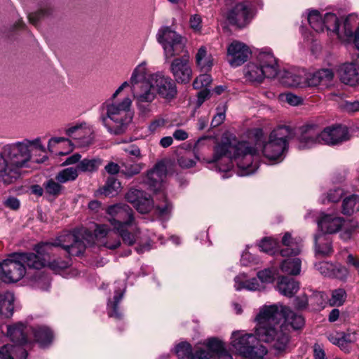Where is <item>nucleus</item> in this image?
Returning <instances> with one entry per match:
<instances>
[{
	"instance_id": "1",
	"label": "nucleus",
	"mask_w": 359,
	"mask_h": 359,
	"mask_svg": "<svg viewBox=\"0 0 359 359\" xmlns=\"http://www.w3.org/2000/svg\"><path fill=\"white\" fill-rule=\"evenodd\" d=\"M206 140V137H202L195 143L193 149L194 158L189 153H185L178 157V165L182 168H190L195 166L196 161H198L215 163L219 171L228 172L231 170L232 161L234 160L239 169L238 173L241 176L250 175L257 169V163H253L254 157L257 155V148L251 147L248 142L222 140L215 147L212 158H205L203 157L201 150L205 147Z\"/></svg>"
},
{
	"instance_id": "2",
	"label": "nucleus",
	"mask_w": 359,
	"mask_h": 359,
	"mask_svg": "<svg viewBox=\"0 0 359 359\" xmlns=\"http://www.w3.org/2000/svg\"><path fill=\"white\" fill-rule=\"evenodd\" d=\"M282 318H285L294 330L301 329L304 325V319L301 315L281 304L263 306L256 318L257 335L264 342L271 344L278 353L286 350L290 340L288 334L280 325Z\"/></svg>"
},
{
	"instance_id": "3",
	"label": "nucleus",
	"mask_w": 359,
	"mask_h": 359,
	"mask_svg": "<svg viewBox=\"0 0 359 359\" xmlns=\"http://www.w3.org/2000/svg\"><path fill=\"white\" fill-rule=\"evenodd\" d=\"M33 148L41 151H46L40 137L34 140L25 138L6 144L1 147L0 163L4 169L1 171L8 174L11 182L18 177L22 168L28 167L32 159Z\"/></svg>"
},
{
	"instance_id": "4",
	"label": "nucleus",
	"mask_w": 359,
	"mask_h": 359,
	"mask_svg": "<svg viewBox=\"0 0 359 359\" xmlns=\"http://www.w3.org/2000/svg\"><path fill=\"white\" fill-rule=\"evenodd\" d=\"M131 93L139 112L147 115L151 111V104L156 98V90L151 80L147 63L140 62L130 76Z\"/></svg>"
},
{
	"instance_id": "5",
	"label": "nucleus",
	"mask_w": 359,
	"mask_h": 359,
	"mask_svg": "<svg viewBox=\"0 0 359 359\" xmlns=\"http://www.w3.org/2000/svg\"><path fill=\"white\" fill-rule=\"evenodd\" d=\"M131 104L132 100L129 97L121 100L111 97L104 103L100 119L109 132L119 135L126 131L133 118Z\"/></svg>"
},
{
	"instance_id": "6",
	"label": "nucleus",
	"mask_w": 359,
	"mask_h": 359,
	"mask_svg": "<svg viewBox=\"0 0 359 359\" xmlns=\"http://www.w3.org/2000/svg\"><path fill=\"white\" fill-rule=\"evenodd\" d=\"M350 139L347 127L341 125H334L320 130L313 125L305 126L299 137V149H306L316 144L336 145Z\"/></svg>"
},
{
	"instance_id": "7",
	"label": "nucleus",
	"mask_w": 359,
	"mask_h": 359,
	"mask_svg": "<svg viewBox=\"0 0 359 359\" xmlns=\"http://www.w3.org/2000/svg\"><path fill=\"white\" fill-rule=\"evenodd\" d=\"M260 341H263L259 339L256 330L255 334L236 331L232 333L231 344L245 358L262 359L267 353V349Z\"/></svg>"
},
{
	"instance_id": "8",
	"label": "nucleus",
	"mask_w": 359,
	"mask_h": 359,
	"mask_svg": "<svg viewBox=\"0 0 359 359\" xmlns=\"http://www.w3.org/2000/svg\"><path fill=\"white\" fill-rule=\"evenodd\" d=\"M66 134L72 139L73 144L79 147L89 146L93 143L94 139L93 130L86 123L69 127L66 130ZM61 143L69 146V149L67 152H59V154L65 155L72 151V142L65 137H52L48 141V148L50 151H53L52 147Z\"/></svg>"
},
{
	"instance_id": "9",
	"label": "nucleus",
	"mask_w": 359,
	"mask_h": 359,
	"mask_svg": "<svg viewBox=\"0 0 359 359\" xmlns=\"http://www.w3.org/2000/svg\"><path fill=\"white\" fill-rule=\"evenodd\" d=\"M157 41L162 46L166 59L185 52V41L183 37L169 27H161L156 34Z\"/></svg>"
},
{
	"instance_id": "10",
	"label": "nucleus",
	"mask_w": 359,
	"mask_h": 359,
	"mask_svg": "<svg viewBox=\"0 0 359 359\" xmlns=\"http://www.w3.org/2000/svg\"><path fill=\"white\" fill-rule=\"evenodd\" d=\"M108 219L115 231L123 228H132L135 224L132 209L127 205L116 204L109 206L107 211Z\"/></svg>"
},
{
	"instance_id": "11",
	"label": "nucleus",
	"mask_w": 359,
	"mask_h": 359,
	"mask_svg": "<svg viewBox=\"0 0 359 359\" xmlns=\"http://www.w3.org/2000/svg\"><path fill=\"white\" fill-rule=\"evenodd\" d=\"M32 327H28L21 323L13 325L8 326L7 334L14 344L11 346V350L15 352L13 353L16 359H26L27 353L22 345L27 341V334L30 332Z\"/></svg>"
},
{
	"instance_id": "12",
	"label": "nucleus",
	"mask_w": 359,
	"mask_h": 359,
	"mask_svg": "<svg viewBox=\"0 0 359 359\" xmlns=\"http://www.w3.org/2000/svg\"><path fill=\"white\" fill-rule=\"evenodd\" d=\"M25 274V266L22 264L18 257H11L10 255L0 264V279L4 283H16Z\"/></svg>"
},
{
	"instance_id": "13",
	"label": "nucleus",
	"mask_w": 359,
	"mask_h": 359,
	"mask_svg": "<svg viewBox=\"0 0 359 359\" xmlns=\"http://www.w3.org/2000/svg\"><path fill=\"white\" fill-rule=\"evenodd\" d=\"M324 29L335 33L338 37L343 41L352 42L354 44V39L359 26L353 32V27L349 20H346L344 22L343 29L339 30V20L337 15L334 13H327L324 15Z\"/></svg>"
},
{
	"instance_id": "14",
	"label": "nucleus",
	"mask_w": 359,
	"mask_h": 359,
	"mask_svg": "<svg viewBox=\"0 0 359 359\" xmlns=\"http://www.w3.org/2000/svg\"><path fill=\"white\" fill-rule=\"evenodd\" d=\"M205 346L208 351L198 347L192 359H231V355L225 348L224 343L217 339L211 338L207 340Z\"/></svg>"
},
{
	"instance_id": "15",
	"label": "nucleus",
	"mask_w": 359,
	"mask_h": 359,
	"mask_svg": "<svg viewBox=\"0 0 359 359\" xmlns=\"http://www.w3.org/2000/svg\"><path fill=\"white\" fill-rule=\"evenodd\" d=\"M55 247H61L69 255L79 256L83 252L86 245L75 233H65L53 242Z\"/></svg>"
},
{
	"instance_id": "16",
	"label": "nucleus",
	"mask_w": 359,
	"mask_h": 359,
	"mask_svg": "<svg viewBox=\"0 0 359 359\" xmlns=\"http://www.w3.org/2000/svg\"><path fill=\"white\" fill-rule=\"evenodd\" d=\"M181 57L175 58L170 65V71L177 83H187L192 76V70L189 63V54L187 51Z\"/></svg>"
},
{
	"instance_id": "17",
	"label": "nucleus",
	"mask_w": 359,
	"mask_h": 359,
	"mask_svg": "<svg viewBox=\"0 0 359 359\" xmlns=\"http://www.w3.org/2000/svg\"><path fill=\"white\" fill-rule=\"evenodd\" d=\"M250 55L248 46L239 41H233L227 48L226 60L231 67H237L245 63Z\"/></svg>"
},
{
	"instance_id": "18",
	"label": "nucleus",
	"mask_w": 359,
	"mask_h": 359,
	"mask_svg": "<svg viewBox=\"0 0 359 359\" xmlns=\"http://www.w3.org/2000/svg\"><path fill=\"white\" fill-rule=\"evenodd\" d=\"M154 87L161 97L166 99L174 97L177 93L175 82L168 76L161 73L149 74Z\"/></svg>"
},
{
	"instance_id": "19",
	"label": "nucleus",
	"mask_w": 359,
	"mask_h": 359,
	"mask_svg": "<svg viewBox=\"0 0 359 359\" xmlns=\"http://www.w3.org/2000/svg\"><path fill=\"white\" fill-rule=\"evenodd\" d=\"M126 199L142 214L149 212L153 207V201L150 195L141 190L130 189L126 194Z\"/></svg>"
},
{
	"instance_id": "20",
	"label": "nucleus",
	"mask_w": 359,
	"mask_h": 359,
	"mask_svg": "<svg viewBox=\"0 0 359 359\" xmlns=\"http://www.w3.org/2000/svg\"><path fill=\"white\" fill-rule=\"evenodd\" d=\"M165 177L166 167L163 163L159 162L147 172L144 182L151 191H158L161 189Z\"/></svg>"
},
{
	"instance_id": "21",
	"label": "nucleus",
	"mask_w": 359,
	"mask_h": 359,
	"mask_svg": "<svg viewBox=\"0 0 359 359\" xmlns=\"http://www.w3.org/2000/svg\"><path fill=\"white\" fill-rule=\"evenodd\" d=\"M252 18L250 9L243 4H236L229 11L226 15L229 23L239 28H243L248 25Z\"/></svg>"
},
{
	"instance_id": "22",
	"label": "nucleus",
	"mask_w": 359,
	"mask_h": 359,
	"mask_svg": "<svg viewBox=\"0 0 359 359\" xmlns=\"http://www.w3.org/2000/svg\"><path fill=\"white\" fill-rule=\"evenodd\" d=\"M344 224V219L337 214L322 213L318 220V226L321 233H335L338 232Z\"/></svg>"
},
{
	"instance_id": "23",
	"label": "nucleus",
	"mask_w": 359,
	"mask_h": 359,
	"mask_svg": "<svg viewBox=\"0 0 359 359\" xmlns=\"http://www.w3.org/2000/svg\"><path fill=\"white\" fill-rule=\"evenodd\" d=\"M257 61L266 74V78H274L279 72L278 60L270 50H262L257 56Z\"/></svg>"
},
{
	"instance_id": "24",
	"label": "nucleus",
	"mask_w": 359,
	"mask_h": 359,
	"mask_svg": "<svg viewBox=\"0 0 359 359\" xmlns=\"http://www.w3.org/2000/svg\"><path fill=\"white\" fill-rule=\"evenodd\" d=\"M338 74L340 81L344 84L354 86L359 83V65L355 63L343 64Z\"/></svg>"
},
{
	"instance_id": "25",
	"label": "nucleus",
	"mask_w": 359,
	"mask_h": 359,
	"mask_svg": "<svg viewBox=\"0 0 359 359\" xmlns=\"http://www.w3.org/2000/svg\"><path fill=\"white\" fill-rule=\"evenodd\" d=\"M309 74L304 69L287 72L283 77V83L290 87H309Z\"/></svg>"
},
{
	"instance_id": "26",
	"label": "nucleus",
	"mask_w": 359,
	"mask_h": 359,
	"mask_svg": "<svg viewBox=\"0 0 359 359\" xmlns=\"http://www.w3.org/2000/svg\"><path fill=\"white\" fill-rule=\"evenodd\" d=\"M334 73L330 69H321L315 72H309V87L321 86L327 88L332 85Z\"/></svg>"
},
{
	"instance_id": "27",
	"label": "nucleus",
	"mask_w": 359,
	"mask_h": 359,
	"mask_svg": "<svg viewBox=\"0 0 359 359\" xmlns=\"http://www.w3.org/2000/svg\"><path fill=\"white\" fill-rule=\"evenodd\" d=\"M11 257H18L22 264L30 269H41L46 266V257H40L33 252L13 254Z\"/></svg>"
},
{
	"instance_id": "28",
	"label": "nucleus",
	"mask_w": 359,
	"mask_h": 359,
	"mask_svg": "<svg viewBox=\"0 0 359 359\" xmlns=\"http://www.w3.org/2000/svg\"><path fill=\"white\" fill-rule=\"evenodd\" d=\"M286 149L283 143L269 137V141L263 145L262 152L266 158L274 161L281 158Z\"/></svg>"
},
{
	"instance_id": "29",
	"label": "nucleus",
	"mask_w": 359,
	"mask_h": 359,
	"mask_svg": "<svg viewBox=\"0 0 359 359\" xmlns=\"http://www.w3.org/2000/svg\"><path fill=\"white\" fill-rule=\"evenodd\" d=\"M277 288L280 294L290 297L298 291L299 285L293 278L282 276L278 283Z\"/></svg>"
},
{
	"instance_id": "30",
	"label": "nucleus",
	"mask_w": 359,
	"mask_h": 359,
	"mask_svg": "<svg viewBox=\"0 0 359 359\" xmlns=\"http://www.w3.org/2000/svg\"><path fill=\"white\" fill-rule=\"evenodd\" d=\"M14 294L7 291L0 294V314L6 318L13 315L14 310Z\"/></svg>"
},
{
	"instance_id": "31",
	"label": "nucleus",
	"mask_w": 359,
	"mask_h": 359,
	"mask_svg": "<svg viewBox=\"0 0 359 359\" xmlns=\"http://www.w3.org/2000/svg\"><path fill=\"white\" fill-rule=\"evenodd\" d=\"M196 62L201 72H207L212 68L213 59L211 54L208 53L205 46L198 48L196 55Z\"/></svg>"
},
{
	"instance_id": "32",
	"label": "nucleus",
	"mask_w": 359,
	"mask_h": 359,
	"mask_svg": "<svg viewBox=\"0 0 359 359\" xmlns=\"http://www.w3.org/2000/svg\"><path fill=\"white\" fill-rule=\"evenodd\" d=\"M301 265L302 261L299 258H287L280 262V270L287 275L297 276L301 272Z\"/></svg>"
},
{
	"instance_id": "33",
	"label": "nucleus",
	"mask_w": 359,
	"mask_h": 359,
	"mask_svg": "<svg viewBox=\"0 0 359 359\" xmlns=\"http://www.w3.org/2000/svg\"><path fill=\"white\" fill-rule=\"evenodd\" d=\"M282 244L285 248L280 252L282 257L296 256L301 252V248L293 241L290 233H285L282 238Z\"/></svg>"
},
{
	"instance_id": "34",
	"label": "nucleus",
	"mask_w": 359,
	"mask_h": 359,
	"mask_svg": "<svg viewBox=\"0 0 359 359\" xmlns=\"http://www.w3.org/2000/svg\"><path fill=\"white\" fill-rule=\"evenodd\" d=\"M293 135V131L290 126H280L275 128L270 134L269 137L278 142H281L287 148V141Z\"/></svg>"
},
{
	"instance_id": "35",
	"label": "nucleus",
	"mask_w": 359,
	"mask_h": 359,
	"mask_svg": "<svg viewBox=\"0 0 359 359\" xmlns=\"http://www.w3.org/2000/svg\"><path fill=\"white\" fill-rule=\"evenodd\" d=\"M245 76L247 79L251 81L261 82L266 74L261 65L257 61V63H249L245 70Z\"/></svg>"
},
{
	"instance_id": "36",
	"label": "nucleus",
	"mask_w": 359,
	"mask_h": 359,
	"mask_svg": "<svg viewBox=\"0 0 359 359\" xmlns=\"http://www.w3.org/2000/svg\"><path fill=\"white\" fill-rule=\"evenodd\" d=\"M316 252L321 255H327L332 252L331 241L326 234L319 233L315 236Z\"/></svg>"
},
{
	"instance_id": "37",
	"label": "nucleus",
	"mask_w": 359,
	"mask_h": 359,
	"mask_svg": "<svg viewBox=\"0 0 359 359\" xmlns=\"http://www.w3.org/2000/svg\"><path fill=\"white\" fill-rule=\"evenodd\" d=\"M357 212H359V196L353 194L346 197L342 202L341 212L351 215Z\"/></svg>"
},
{
	"instance_id": "38",
	"label": "nucleus",
	"mask_w": 359,
	"mask_h": 359,
	"mask_svg": "<svg viewBox=\"0 0 359 359\" xmlns=\"http://www.w3.org/2000/svg\"><path fill=\"white\" fill-rule=\"evenodd\" d=\"M31 331L34 334L36 341L41 346L44 347L52 341L53 333L48 327H39L35 329L32 328Z\"/></svg>"
},
{
	"instance_id": "39",
	"label": "nucleus",
	"mask_w": 359,
	"mask_h": 359,
	"mask_svg": "<svg viewBox=\"0 0 359 359\" xmlns=\"http://www.w3.org/2000/svg\"><path fill=\"white\" fill-rule=\"evenodd\" d=\"M123 288H120L115 292L113 302L108 303V313L110 317H114L116 319H120L122 316L121 313L118 311V304L123 297L125 292V286L122 285Z\"/></svg>"
},
{
	"instance_id": "40",
	"label": "nucleus",
	"mask_w": 359,
	"mask_h": 359,
	"mask_svg": "<svg viewBox=\"0 0 359 359\" xmlns=\"http://www.w3.org/2000/svg\"><path fill=\"white\" fill-rule=\"evenodd\" d=\"M102 161L100 158H84L76 166L78 172H94L102 165Z\"/></svg>"
},
{
	"instance_id": "41",
	"label": "nucleus",
	"mask_w": 359,
	"mask_h": 359,
	"mask_svg": "<svg viewBox=\"0 0 359 359\" xmlns=\"http://www.w3.org/2000/svg\"><path fill=\"white\" fill-rule=\"evenodd\" d=\"M245 276L240 275L235 278V285L234 287L237 290H240L241 289L245 288L248 290H257L261 289V285H259L258 280L253 278L250 280H245Z\"/></svg>"
},
{
	"instance_id": "42",
	"label": "nucleus",
	"mask_w": 359,
	"mask_h": 359,
	"mask_svg": "<svg viewBox=\"0 0 359 359\" xmlns=\"http://www.w3.org/2000/svg\"><path fill=\"white\" fill-rule=\"evenodd\" d=\"M54 13V8L50 5L41 6L36 12L29 14L28 18L30 23L36 25L37 22L44 18L51 16Z\"/></svg>"
},
{
	"instance_id": "43",
	"label": "nucleus",
	"mask_w": 359,
	"mask_h": 359,
	"mask_svg": "<svg viewBox=\"0 0 359 359\" xmlns=\"http://www.w3.org/2000/svg\"><path fill=\"white\" fill-rule=\"evenodd\" d=\"M78 176V169L75 167H69L59 171L55 175V180L60 183L65 184L75 181Z\"/></svg>"
},
{
	"instance_id": "44",
	"label": "nucleus",
	"mask_w": 359,
	"mask_h": 359,
	"mask_svg": "<svg viewBox=\"0 0 359 359\" xmlns=\"http://www.w3.org/2000/svg\"><path fill=\"white\" fill-rule=\"evenodd\" d=\"M121 183L113 176L107 177L105 184L100 188V191L104 196H114L118 193Z\"/></svg>"
},
{
	"instance_id": "45",
	"label": "nucleus",
	"mask_w": 359,
	"mask_h": 359,
	"mask_svg": "<svg viewBox=\"0 0 359 359\" xmlns=\"http://www.w3.org/2000/svg\"><path fill=\"white\" fill-rule=\"evenodd\" d=\"M43 186L45 193L54 197L58 196L64 190L62 183L55 180V178L48 180L43 183Z\"/></svg>"
},
{
	"instance_id": "46",
	"label": "nucleus",
	"mask_w": 359,
	"mask_h": 359,
	"mask_svg": "<svg viewBox=\"0 0 359 359\" xmlns=\"http://www.w3.org/2000/svg\"><path fill=\"white\" fill-rule=\"evenodd\" d=\"M308 21L311 27L317 32L324 31V17L316 11H311L308 15Z\"/></svg>"
},
{
	"instance_id": "47",
	"label": "nucleus",
	"mask_w": 359,
	"mask_h": 359,
	"mask_svg": "<svg viewBox=\"0 0 359 359\" xmlns=\"http://www.w3.org/2000/svg\"><path fill=\"white\" fill-rule=\"evenodd\" d=\"M135 229L136 226L133 225L132 228H123L116 231L121 237L124 243L132 245L137 240V231H135Z\"/></svg>"
},
{
	"instance_id": "48",
	"label": "nucleus",
	"mask_w": 359,
	"mask_h": 359,
	"mask_svg": "<svg viewBox=\"0 0 359 359\" xmlns=\"http://www.w3.org/2000/svg\"><path fill=\"white\" fill-rule=\"evenodd\" d=\"M123 174L127 177H131L139 174L144 168L142 163H131L129 161L123 162Z\"/></svg>"
},
{
	"instance_id": "49",
	"label": "nucleus",
	"mask_w": 359,
	"mask_h": 359,
	"mask_svg": "<svg viewBox=\"0 0 359 359\" xmlns=\"http://www.w3.org/2000/svg\"><path fill=\"white\" fill-rule=\"evenodd\" d=\"M346 292L342 288L332 291L331 297L328 300L330 306H340L344 304L346 299Z\"/></svg>"
},
{
	"instance_id": "50",
	"label": "nucleus",
	"mask_w": 359,
	"mask_h": 359,
	"mask_svg": "<svg viewBox=\"0 0 359 359\" xmlns=\"http://www.w3.org/2000/svg\"><path fill=\"white\" fill-rule=\"evenodd\" d=\"M358 232H359V223L357 221L351 220L345 225L340 237L344 241H348L351 238L354 233Z\"/></svg>"
},
{
	"instance_id": "51",
	"label": "nucleus",
	"mask_w": 359,
	"mask_h": 359,
	"mask_svg": "<svg viewBox=\"0 0 359 359\" xmlns=\"http://www.w3.org/2000/svg\"><path fill=\"white\" fill-rule=\"evenodd\" d=\"M277 247L278 242L271 238H264L259 244L261 250L269 254H274Z\"/></svg>"
},
{
	"instance_id": "52",
	"label": "nucleus",
	"mask_w": 359,
	"mask_h": 359,
	"mask_svg": "<svg viewBox=\"0 0 359 359\" xmlns=\"http://www.w3.org/2000/svg\"><path fill=\"white\" fill-rule=\"evenodd\" d=\"M176 354L179 358H191L194 355L191 354V348L189 344L187 342H182L179 344L175 348Z\"/></svg>"
},
{
	"instance_id": "53",
	"label": "nucleus",
	"mask_w": 359,
	"mask_h": 359,
	"mask_svg": "<svg viewBox=\"0 0 359 359\" xmlns=\"http://www.w3.org/2000/svg\"><path fill=\"white\" fill-rule=\"evenodd\" d=\"M211 82V76L208 74H203L196 78L193 83V86L195 89H204L207 88Z\"/></svg>"
},
{
	"instance_id": "54",
	"label": "nucleus",
	"mask_w": 359,
	"mask_h": 359,
	"mask_svg": "<svg viewBox=\"0 0 359 359\" xmlns=\"http://www.w3.org/2000/svg\"><path fill=\"white\" fill-rule=\"evenodd\" d=\"M55 247L53 243H41L36 245L34 250L36 251V255L40 257H46V255H48L53 250V248Z\"/></svg>"
},
{
	"instance_id": "55",
	"label": "nucleus",
	"mask_w": 359,
	"mask_h": 359,
	"mask_svg": "<svg viewBox=\"0 0 359 359\" xmlns=\"http://www.w3.org/2000/svg\"><path fill=\"white\" fill-rule=\"evenodd\" d=\"M315 267L324 276H332L334 265L327 262H321L315 264Z\"/></svg>"
},
{
	"instance_id": "56",
	"label": "nucleus",
	"mask_w": 359,
	"mask_h": 359,
	"mask_svg": "<svg viewBox=\"0 0 359 359\" xmlns=\"http://www.w3.org/2000/svg\"><path fill=\"white\" fill-rule=\"evenodd\" d=\"M46 266L55 273H59L60 271L68 267L69 262L61 259H57L50 262L47 261Z\"/></svg>"
},
{
	"instance_id": "57",
	"label": "nucleus",
	"mask_w": 359,
	"mask_h": 359,
	"mask_svg": "<svg viewBox=\"0 0 359 359\" xmlns=\"http://www.w3.org/2000/svg\"><path fill=\"white\" fill-rule=\"evenodd\" d=\"M258 278L262 283H271L274 280V271L271 269H265L259 271L257 274Z\"/></svg>"
},
{
	"instance_id": "58",
	"label": "nucleus",
	"mask_w": 359,
	"mask_h": 359,
	"mask_svg": "<svg viewBox=\"0 0 359 359\" xmlns=\"http://www.w3.org/2000/svg\"><path fill=\"white\" fill-rule=\"evenodd\" d=\"M171 209V205L166 200H165L163 204H158L156 205V212L158 216L162 218H167L170 213Z\"/></svg>"
},
{
	"instance_id": "59",
	"label": "nucleus",
	"mask_w": 359,
	"mask_h": 359,
	"mask_svg": "<svg viewBox=\"0 0 359 359\" xmlns=\"http://www.w3.org/2000/svg\"><path fill=\"white\" fill-rule=\"evenodd\" d=\"M326 299L327 296L323 292H317L311 297V301L321 308L325 306Z\"/></svg>"
},
{
	"instance_id": "60",
	"label": "nucleus",
	"mask_w": 359,
	"mask_h": 359,
	"mask_svg": "<svg viewBox=\"0 0 359 359\" xmlns=\"http://www.w3.org/2000/svg\"><path fill=\"white\" fill-rule=\"evenodd\" d=\"M343 191L340 189L330 190L326 196L327 202L336 203L338 202L341 198Z\"/></svg>"
},
{
	"instance_id": "61",
	"label": "nucleus",
	"mask_w": 359,
	"mask_h": 359,
	"mask_svg": "<svg viewBox=\"0 0 359 359\" xmlns=\"http://www.w3.org/2000/svg\"><path fill=\"white\" fill-rule=\"evenodd\" d=\"M167 123V121L163 118H157L154 119L149 125V129L151 132L154 133L159 129L163 128Z\"/></svg>"
},
{
	"instance_id": "62",
	"label": "nucleus",
	"mask_w": 359,
	"mask_h": 359,
	"mask_svg": "<svg viewBox=\"0 0 359 359\" xmlns=\"http://www.w3.org/2000/svg\"><path fill=\"white\" fill-rule=\"evenodd\" d=\"M12 346L6 344L0 349V359H14L15 352L11 350Z\"/></svg>"
},
{
	"instance_id": "63",
	"label": "nucleus",
	"mask_w": 359,
	"mask_h": 359,
	"mask_svg": "<svg viewBox=\"0 0 359 359\" xmlns=\"http://www.w3.org/2000/svg\"><path fill=\"white\" fill-rule=\"evenodd\" d=\"M190 27L196 32L201 31L202 19L200 15L197 14L192 15L189 20Z\"/></svg>"
},
{
	"instance_id": "64",
	"label": "nucleus",
	"mask_w": 359,
	"mask_h": 359,
	"mask_svg": "<svg viewBox=\"0 0 359 359\" xmlns=\"http://www.w3.org/2000/svg\"><path fill=\"white\" fill-rule=\"evenodd\" d=\"M348 275V271L346 267L344 266H339L337 267L334 266V271L332 272V276H334L337 278L344 279Z\"/></svg>"
}]
</instances>
